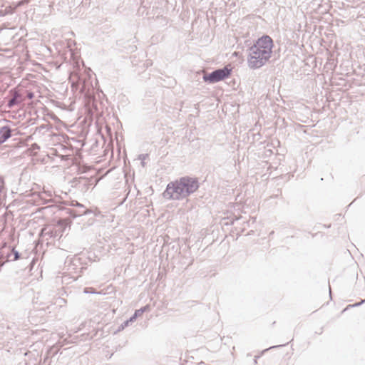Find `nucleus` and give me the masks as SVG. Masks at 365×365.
<instances>
[{
	"instance_id": "f257e3e1",
	"label": "nucleus",
	"mask_w": 365,
	"mask_h": 365,
	"mask_svg": "<svg viewBox=\"0 0 365 365\" xmlns=\"http://www.w3.org/2000/svg\"><path fill=\"white\" fill-rule=\"evenodd\" d=\"M272 48L273 41L269 36L258 38L250 48L247 58L248 66L254 69L262 67L269 59Z\"/></svg>"
},
{
	"instance_id": "f03ea898",
	"label": "nucleus",
	"mask_w": 365,
	"mask_h": 365,
	"mask_svg": "<svg viewBox=\"0 0 365 365\" xmlns=\"http://www.w3.org/2000/svg\"><path fill=\"white\" fill-rule=\"evenodd\" d=\"M198 188L197 180L192 178H181L172 185H168L167 192L173 199H179L194 192Z\"/></svg>"
},
{
	"instance_id": "7ed1b4c3",
	"label": "nucleus",
	"mask_w": 365,
	"mask_h": 365,
	"mask_svg": "<svg viewBox=\"0 0 365 365\" xmlns=\"http://www.w3.org/2000/svg\"><path fill=\"white\" fill-rule=\"evenodd\" d=\"M232 68L230 66H226L223 68L217 69L211 73L205 74L203 80L210 83H215L229 78L232 73Z\"/></svg>"
},
{
	"instance_id": "20e7f679",
	"label": "nucleus",
	"mask_w": 365,
	"mask_h": 365,
	"mask_svg": "<svg viewBox=\"0 0 365 365\" xmlns=\"http://www.w3.org/2000/svg\"><path fill=\"white\" fill-rule=\"evenodd\" d=\"M11 137V129L4 126L0 128V144L5 142L8 138Z\"/></svg>"
},
{
	"instance_id": "39448f33",
	"label": "nucleus",
	"mask_w": 365,
	"mask_h": 365,
	"mask_svg": "<svg viewBox=\"0 0 365 365\" xmlns=\"http://www.w3.org/2000/svg\"><path fill=\"white\" fill-rule=\"evenodd\" d=\"M21 4L22 1H20L17 4H15L14 6H9V7H6L4 11L1 10L0 14H1L2 15L11 14L18 6H21Z\"/></svg>"
},
{
	"instance_id": "423d86ee",
	"label": "nucleus",
	"mask_w": 365,
	"mask_h": 365,
	"mask_svg": "<svg viewBox=\"0 0 365 365\" xmlns=\"http://www.w3.org/2000/svg\"><path fill=\"white\" fill-rule=\"evenodd\" d=\"M143 309L136 310L135 314H134V316L130 318V321H132L133 319H135L137 317L140 316L143 314Z\"/></svg>"
},
{
	"instance_id": "0eeeda50",
	"label": "nucleus",
	"mask_w": 365,
	"mask_h": 365,
	"mask_svg": "<svg viewBox=\"0 0 365 365\" xmlns=\"http://www.w3.org/2000/svg\"><path fill=\"white\" fill-rule=\"evenodd\" d=\"M15 102H16V99L15 98H13L11 101H9V106L11 107L12 106H14L15 104Z\"/></svg>"
},
{
	"instance_id": "6e6552de",
	"label": "nucleus",
	"mask_w": 365,
	"mask_h": 365,
	"mask_svg": "<svg viewBox=\"0 0 365 365\" xmlns=\"http://www.w3.org/2000/svg\"><path fill=\"white\" fill-rule=\"evenodd\" d=\"M29 0H25L26 2H29Z\"/></svg>"
}]
</instances>
